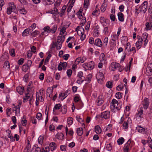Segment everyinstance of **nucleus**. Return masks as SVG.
<instances>
[{"label":"nucleus","instance_id":"obj_47","mask_svg":"<svg viewBox=\"0 0 152 152\" xmlns=\"http://www.w3.org/2000/svg\"><path fill=\"white\" fill-rule=\"evenodd\" d=\"M55 0H47L48 2L46 3V5H50L55 2Z\"/></svg>","mask_w":152,"mask_h":152},{"label":"nucleus","instance_id":"obj_5","mask_svg":"<svg viewBox=\"0 0 152 152\" xmlns=\"http://www.w3.org/2000/svg\"><path fill=\"white\" fill-rule=\"evenodd\" d=\"M96 77L99 83V81L102 80L103 79L104 77V75L102 72H99L96 74Z\"/></svg>","mask_w":152,"mask_h":152},{"label":"nucleus","instance_id":"obj_40","mask_svg":"<svg viewBox=\"0 0 152 152\" xmlns=\"http://www.w3.org/2000/svg\"><path fill=\"white\" fill-rule=\"evenodd\" d=\"M4 67H7V69H9L10 68V64L8 61H6L4 64Z\"/></svg>","mask_w":152,"mask_h":152},{"label":"nucleus","instance_id":"obj_35","mask_svg":"<svg viewBox=\"0 0 152 152\" xmlns=\"http://www.w3.org/2000/svg\"><path fill=\"white\" fill-rule=\"evenodd\" d=\"M99 26L98 25L96 26L94 30V32L96 33V36H98L99 34L98 29Z\"/></svg>","mask_w":152,"mask_h":152},{"label":"nucleus","instance_id":"obj_63","mask_svg":"<svg viewBox=\"0 0 152 152\" xmlns=\"http://www.w3.org/2000/svg\"><path fill=\"white\" fill-rule=\"evenodd\" d=\"M83 72L82 71H80L78 72L77 75V76L78 77H81L82 78L83 77L84 78H85V77H84L83 76Z\"/></svg>","mask_w":152,"mask_h":152},{"label":"nucleus","instance_id":"obj_54","mask_svg":"<svg viewBox=\"0 0 152 152\" xmlns=\"http://www.w3.org/2000/svg\"><path fill=\"white\" fill-rule=\"evenodd\" d=\"M61 1L62 0H57L54 4V6H59Z\"/></svg>","mask_w":152,"mask_h":152},{"label":"nucleus","instance_id":"obj_16","mask_svg":"<svg viewBox=\"0 0 152 152\" xmlns=\"http://www.w3.org/2000/svg\"><path fill=\"white\" fill-rule=\"evenodd\" d=\"M138 132L141 133L146 134L148 131L147 129H145L144 128H138L137 129Z\"/></svg>","mask_w":152,"mask_h":152},{"label":"nucleus","instance_id":"obj_59","mask_svg":"<svg viewBox=\"0 0 152 152\" xmlns=\"http://www.w3.org/2000/svg\"><path fill=\"white\" fill-rule=\"evenodd\" d=\"M81 57H78L76 59L75 61V63L76 64H79L80 62H81Z\"/></svg>","mask_w":152,"mask_h":152},{"label":"nucleus","instance_id":"obj_17","mask_svg":"<svg viewBox=\"0 0 152 152\" xmlns=\"http://www.w3.org/2000/svg\"><path fill=\"white\" fill-rule=\"evenodd\" d=\"M127 40L128 39L126 36H123L121 38V42L122 44L124 45Z\"/></svg>","mask_w":152,"mask_h":152},{"label":"nucleus","instance_id":"obj_34","mask_svg":"<svg viewBox=\"0 0 152 152\" xmlns=\"http://www.w3.org/2000/svg\"><path fill=\"white\" fill-rule=\"evenodd\" d=\"M19 11L20 13L21 14L23 15L26 14L27 12L26 11L24 8L20 9L19 10Z\"/></svg>","mask_w":152,"mask_h":152},{"label":"nucleus","instance_id":"obj_3","mask_svg":"<svg viewBox=\"0 0 152 152\" xmlns=\"http://www.w3.org/2000/svg\"><path fill=\"white\" fill-rule=\"evenodd\" d=\"M100 116L101 118L107 119L110 117V113L108 111L104 112L101 113Z\"/></svg>","mask_w":152,"mask_h":152},{"label":"nucleus","instance_id":"obj_29","mask_svg":"<svg viewBox=\"0 0 152 152\" xmlns=\"http://www.w3.org/2000/svg\"><path fill=\"white\" fill-rule=\"evenodd\" d=\"M11 8H12V12H15L16 11V7L13 2L11 3Z\"/></svg>","mask_w":152,"mask_h":152},{"label":"nucleus","instance_id":"obj_36","mask_svg":"<svg viewBox=\"0 0 152 152\" xmlns=\"http://www.w3.org/2000/svg\"><path fill=\"white\" fill-rule=\"evenodd\" d=\"M57 26L56 25H54L52 28L50 29L51 32L52 33H54L57 30Z\"/></svg>","mask_w":152,"mask_h":152},{"label":"nucleus","instance_id":"obj_8","mask_svg":"<svg viewBox=\"0 0 152 152\" xmlns=\"http://www.w3.org/2000/svg\"><path fill=\"white\" fill-rule=\"evenodd\" d=\"M98 105L100 106L103 103L104 100L102 99V95H100L97 99Z\"/></svg>","mask_w":152,"mask_h":152},{"label":"nucleus","instance_id":"obj_31","mask_svg":"<svg viewBox=\"0 0 152 152\" xmlns=\"http://www.w3.org/2000/svg\"><path fill=\"white\" fill-rule=\"evenodd\" d=\"M73 118L72 117H69L67 119V123L69 125H71L73 123Z\"/></svg>","mask_w":152,"mask_h":152},{"label":"nucleus","instance_id":"obj_32","mask_svg":"<svg viewBox=\"0 0 152 152\" xmlns=\"http://www.w3.org/2000/svg\"><path fill=\"white\" fill-rule=\"evenodd\" d=\"M61 107V105L60 104H56L54 106L53 108V111L54 112L55 110L59 109Z\"/></svg>","mask_w":152,"mask_h":152},{"label":"nucleus","instance_id":"obj_39","mask_svg":"<svg viewBox=\"0 0 152 152\" xmlns=\"http://www.w3.org/2000/svg\"><path fill=\"white\" fill-rule=\"evenodd\" d=\"M11 109L10 108L8 107L7 109L6 110V112L7 116H9V115L11 114Z\"/></svg>","mask_w":152,"mask_h":152},{"label":"nucleus","instance_id":"obj_50","mask_svg":"<svg viewBox=\"0 0 152 152\" xmlns=\"http://www.w3.org/2000/svg\"><path fill=\"white\" fill-rule=\"evenodd\" d=\"M128 124L127 122L126 121H124V123L123 124V127H124V129H127L128 128Z\"/></svg>","mask_w":152,"mask_h":152},{"label":"nucleus","instance_id":"obj_41","mask_svg":"<svg viewBox=\"0 0 152 152\" xmlns=\"http://www.w3.org/2000/svg\"><path fill=\"white\" fill-rule=\"evenodd\" d=\"M111 70L113 71H115L117 68L115 65V62H113L111 63Z\"/></svg>","mask_w":152,"mask_h":152},{"label":"nucleus","instance_id":"obj_64","mask_svg":"<svg viewBox=\"0 0 152 152\" xmlns=\"http://www.w3.org/2000/svg\"><path fill=\"white\" fill-rule=\"evenodd\" d=\"M32 53L31 51L29 50L27 52V55L28 58H30L32 56Z\"/></svg>","mask_w":152,"mask_h":152},{"label":"nucleus","instance_id":"obj_38","mask_svg":"<svg viewBox=\"0 0 152 152\" xmlns=\"http://www.w3.org/2000/svg\"><path fill=\"white\" fill-rule=\"evenodd\" d=\"M39 32L37 30H35L31 34V35L33 37H36L37 35L39 34Z\"/></svg>","mask_w":152,"mask_h":152},{"label":"nucleus","instance_id":"obj_2","mask_svg":"<svg viewBox=\"0 0 152 152\" xmlns=\"http://www.w3.org/2000/svg\"><path fill=\"white\" fill-rule=\"evenodd\" d=\"M148 2L146 1H144L140 6V7L142 10V12L145 13L147 10Z\"/></svg>","mask_w":152,"mask_h":152},{"label":"nucleus","instance_id":"obj_56","mask_svg":"<svg viewBox=\"0 0 152 152\" xmlns=\"http://www.w3.org/2000/svg\"><path fill=\"white\" fill-rule=\"evenodd\" d=\"M24 61V59L21 58L18 61V63L19 65H22Z\"/></svg>","mask_w":152,"mask_h":152},{"label":"nucleus","instance_id":"obj_11","mask_svg":"<svg viewBox=\"0 0 152 152\" xmlns=\"http://www.w3.org/2000/svg\"><path fill=\"white\" fill-rule=\"evenodd\" d=\"M56 137L57 139L62 140L64 138V135L62 133H57L56 135Z\"/></svg>","mask_w":152,"mask_h":152},{"label":"nucleus","instance_id":"obj_53","mask_svg":"<svg viewBox=\"0 0 152 152\" xmlns=\"http://www.w3.org/2000/svg\"><path fill=\"white\" fill-rule=\"evenodd\" d=\"M76 120H77L80 123L81 122H83V120L80 117V116L78 115H77L76 116Z\"/></svg>","mask_w":152,"mask_h":152},{"label":"nucleus","instance_id":"obj_13","mask_svg":"<svg viewBox=\"0 0 152 152\" xmlns=\"http://www.w3.org/2000/svg\"><path fill=\"white\" fill-rule=\"evenodd\" d=\"M118 19L119 21L121 22H123L124 21V15L121 12L118 13Z\"/></svg>","mask_w":152,"mask_h":152},{"label":"nucleus","instance_id":"obj_42","mask_svg":"<svg viewBox=\"0 0 152 152\" xmlns=\"http://www.w3.org/2000/svg\"><path fill=\"white\" fill-rule=\"evenodd\" d=\"M43 137L40 136L38 139V141L39 144H42L43 140Z\"/></svg>","mask_w":152,"mask_h":152},{"label":"nucleus","instance_id":"obj_14","mask_svg":"<svg viewBox=\"0 0 152 152\" xmlns=\"http://www.w3.org/2000/svg\"><path fill=\"white\" fill-rule=\"evenodd\" d=\"M49 147L50 148L51 151H52L56 148L57 146L55 143L52 142L50 144Z\"/></svg>","mask_w":152,"mask_h":152},{"label":"nucleus","instance_id":"obj_22","mask_svg":"<svg viewBox=\"0 0 152 152\" xmlns=\"http://www.w3.org/2000/svg\"><path fill=\"white\" fill-rule=\"evenodd\" d=\"M77 132L79 136H81L83 133L82 128H78L77 129Z\"/></svg>","mask_w":152,"mask_h":152},{"label":"nucleus","instance_id":"obj_23","mask_svg":"<svg viewBox=\"0 0 152 152\" xmlns=\"http://www.w3.org/2000/svg\"><path fill=\"white\" fill-rule=\"evenodd\" d=\"M109 20L108 19H106L103 20L102 24L104 26H109V23H108Z\"/></svg>","mask_w":152,"mask_h":152},{"label":"nucleus","instance_id":"obj_15","mask_svg":"<svg viewBox=\"0 0 152 152\" xmlns=\"http://www.w3.org/2000/svg\"><path fill=\"white\" fill-rule=\"evenodd\" d=\"M70 94V90H67L64 93V95L62 96V97L61 98V101L63 100L66 97Z\"/></svg>","mask_w":152,"mask_h":152},{"label":"nucleus","instance_id":"obj_45","mask_svg":"<svg viewBox=\"0 0 152 152\" xmlns=\"http://www.w3.org/2000/svg\"><path fill=\"white\" fill-rule=\"evenodd\" d=\"M89 0H84V7L85 8H87L88 5Z\"/></svg>","mask_w":152,"mask_h":152},{"label":"nucleus","instance_id":"obj_44","mask_svg":"<svg viewBox=\"0 0 152 152\" xmlns=\"http://www.w3.org/2000/svg\"><path fill=\"white\" fill-rule=\"evenodd\" d=\"M31 120L33 124H36L37 123L36 118L34 117H31Z\"/></svg>","mask_w":152,"mask_h":152},{"label":"nucleus","instance_id":"obj_28","mask_svg":"<svg viewBox=\"0 0 152 152\" xmlns=\"http://www.w3.org/2000/svg\"><path fill=\"white\" fill-rule=\"evenodd\" d=\"M107 6V5L106 4L103 3L100 9L101 11L103 12H104L106 10Z\"/></svg>","mask_w":152,"mask_h":152},{"label":"nucleus","instance_id":"obj_60","mask_svg":"<svg viewBox=\"0 0 152 152\" xmlns=\"http://www.w3.org/2000/svg\"><path fill=\"white\" fill-rule=\"evenodd\" d=\"M60 63L63 68H66L67 66V64L66 62H60Z\"/></svg>","mask_w":152,"mask_h":152},{"label":"nucleus","instance_id":"obj_37","mask_svg":"<svg viewBox=\"0 0 152 152\" xmlns=\"http://www.w3.org/2000/svg\"><path fill=\"white\" fill-rule=\"evenodd\" d=\"M15 50L14 48H12L10 50L9 52L10 55L12 57L15 56Z\"/></svg>","mask_w":152,"mask_h":152},{"label":"nucleus","instance_id":"obj_30","mask_svg":"<svg viewBox=\"0 0 152 152\" xmlns=\"http://www.w3.org/2000/svg\"><path fill=\"white\" fill-rule=\"evenodd\" d=\"M63 108H61V112L63 114H65L66 113L67 110V107L66 105H64L63 106Z\"/></svg>","mask_w":152,"mask_h":152},{"label":"nucleus","instance_id":"obj_21","mask_svg":"<svg viewBox=\"0 0 152 152\" xmlns=\"http://www.w3.org/2000/svg\"><path fill=\"white\" fill-rule=\"evenodd\" d=\"M30 68V67L26 64H24L22 66V70L25 72H26L27 70Z\"/></svg>","mask_w":152,"mask_h":152},{"label":"nucleus","instance_id":"obj_24","mask_svg":"<svg viewBox=\"0 0 152 152\" xmlns=\"http://www.w3.org/2000/svg\"><path fill=\"white\" fill-rule=\"evenodd\" d=\"M124 141V139L123 137L119 138L117 140V143L119 145H122Z\"/></svg>","mask_w":152,"mask_h":152},{"label":"nucleus","instance_id":"obj_48","mask_svg":"<svg viewBox=\"0 0 152 152\" xmlns=\"http://www.w3.org/2000/svg\"><path fill=\"white\" fill-rule=\"evenodd\" d=\"M66 28L65 27H63L61 29L60 31V35H62L63 34H64V32H66Z\"/></svg>","mask_w":152,"mask_h":152},{"label":"nucleus","instance_id":"obj_6","mask_svg":"<svg viewBox=\"0 0 152 152\" xmlns=\"http://www.w3.org/2000/svg\"><path fill=\"white\" fill-rule=\"evenodd\" d=\"M86 66L89 70L92 69L95 66V64L93 61H91L88 63H87Z\"/></svg>","mask_w":152,"mask_h":152},{"label":"nucleus","instance_id":"obj_26","mask_svg":"<svg viewBox=\"0 0 152 152\" xmlns=\"http://www.w3.org/2000/svg\"><path fill=\"white\" fill-rule=\"evenodd\" d=\"M113 82L109 81L107 82L106 84V86L109 88H112Z\"/></svg>","mask_w":152,"mask_h":152},{"label":"nucleus","instance_id":"obj_55","mask_svg":"<svg viewBox=\"0 0 152 152\" xmlns=\"http://www.w3.org/2000/svg\"><path fill=\"white\" fill-rule=\"evenodd\" d=\"M94 42L95 41H94V39L93 38L91 37L89 38V42L90 44H94Z\"/></svg>","mask_w":152,"mask_h":152},{"label":"nucleus","instance_id":"obj_61","mask_svg":"<svg viewBox=\"0 0 152 152\" xmlns=\"http://www.w3.org/2000/svg\"><path fill=\"white\" fill-rule=\"evenodd\" d=\"M53 91V89H51L50 88H48L47 90V93H50L52 94Z\"/></svg>","mask_w":152,"mask_h":152},{"label":"nucleus","instance_id":"obj_27","mask_svg":"<svg viewBox=\"0 0 152 152\" xmlns=\"http://www.w3.org/2000/svg\"><path fill=\"white\" fill-rule=\"evenodd\" d=\"M123 93L118 92L116 93L115 94V97L116 98L120 99L122 97Z\"/></svg>","mask_w":152,"mask_h":152},{"label":"nucleus","instance_id":"obj_33","mask_svg":"<svg viewBox=\"0 0 152 152\" xmlns=\"http://www.w3.org/2000/svg\"><path fill=\"white\" fill-rule=\"evenodd\" d=\"M151 24L150 23L147 22L145 24L146 29L147 30H150L151 27Z\"/></svg>","mask_w":152,"mask_h":152},{"label":"nucleus","instance_id":"obj_20","mask_svg":"<svg viewBox=\"0 0 152 152\" xmlns=\"http://www.w3.org/2000/svg\"><path fill=\"white\" fill-rule=\"evenodd\" d=\"M148 34L146 33H145L142 34V38H141V39L142 40L144 41V42H146V40H147V38L148 37Z\"/></svg>","mask_w":152,"mask_h":152},{"label":"nucleus","instance_id":"obj_49","mask_svg":"<svg viewBox=\"0 0 152 152\" xmlns=\"http://www.w3.org/2000/svg\"><path fill=\"white\" fill-rule=\"evenodd\" d=\"M52 56V55L51 54H49L48 55V56L45 59L44 64L46 63L47 62H48L49 59H50L51 57Z\"/></svg>","mask_w":152,"mask_h":152},{"label":"nucleus","instance_id":"obj_12","mask_svg":"<svg viewBox=\"0 0 152 152\" xmlns=\"http://www.w3.org/2000/svg\"><path fill=\"white\" fill-rule=\"evenodd\" d=\"M31 30V29L30 28H28L26 29L22 33V36L23 37H25L27 36L29 33V31Z\"/></svg>","mask_w":152,"mask_h":152},{"label":"nucleus","instance_id":"obj_19","mask_svg":"<svg viewBox=\"0 0 152 152\" xmlns=\"http://www.w3.org/2000/svg\"><path fill=\"white\" fill-rule=\"evenodd\" d=\"M129 145L128 143H126L124 145V152H129Z\"/></svg>","mask_w":152,"mask_h":152},{"label":"nucleus","instance_id":"obj_4","mask_svg":"<svg viewBox=\"0 0 152 152\" xmlns=\"http://www.w3.org/2000/svg\"><path fill=\"white\" fill-rule=\"evenodd\" d=\"M149 99L145 98L143 101V105L144 109H147L149 105Z\"/></svg>","mask_w":152,"mask_h":152},{"label":"nucleus","instance_id":"obj_58","mask_svg":"<svg viewBox=\"0 0 152 152\" xmlns=\"http://www.w3.org/2000/svg\"><path fill=\"white\" fill-rule=\"evenodd\" d=\"M91 24V22L90 21H88L87 22V25L85 27V29L86 30H88Z\"/></svg>","mask_w":152,"mask_h":152},{"label":"nucleus","instance_id":"obj_10","mask_svg":"<svg viewBox=\"0 0 152 152\" xmlns=\"http://www.w3.org/2000/svg\"><path fill=\"white\" fill-rule=\"evenodd\" d=\"M65 38V37L64 35L63 36H58L57 37V40L58 42L62 43L64 41Z\"/></svg>","mask_w":152,"mask_h":152},{"label":"nucleus","instance_id":"obj_1","mask_svg":"<svg viewBox=\"0 0 152 152\" xmlns=\"http://www.w3.org/2000/svg\"><path fill=\"white\" fill-rule=\"evenodd\" d=\"M110 107L111 109H114L115 108L118 110H120L121 108V104L118 103V101L115 99H113L112 100Z\"/></svg>","mask_w":152,"mask_h":152},{"label":"nucleus","instance_id":"obj_51","mask_svg":"<svg viewBox=\"0 0 152 152\" xmlns=\"http://www.w3.org/2000/svg\"><path fill=\"white\" fill-rule=\"evenodd\" d=\"M72 71L71 69H68L66 73L67 76L69 77H70L72 75Z\"/></svg>","mask_w":152,"mask_h":152},{"label":"nucleus","instance_id":"obj_52","mask_svg":"<svg viewBox=\"0 0 152 152\" xmlns=\"http://www.w3.org/2000/svg\"><path fill=\"white\" fill-rule=\"evenodd\" d=\"M106 148L107 149L108 151H110L112 150V146L110 143L107 144Z\"/></svg>","mask_w":152,"mask_h":152},{"label":"nucleus","instance_id":"obj_62","mask_svg":"<svg viewBox=\"0 0 152 152\" xmlns=\"http://www.w3.org/2000/svg\"><path fill=\"white\" fill-rule=\"evenodd\" d=\"M86 22V18L85 17H84L81 21V24H82L81 27L83 26L84 25L83 23H85Z\"/></svg>","mask_w":152,"mask_h":152},{"label":"nucleus","instance_id":"obj_25","mask_svg":"<svg viewBox=\"0 0 152 152\" xmlns=\"http://www.w3.org/2000/svg\"><path fill=\"white\" fill-rule=\"evenodd\" d=\"M45 32H47V33H49L51 32L50 27L49 26H46L43 28Z\"/></svg>","mask_w":152,"mask_h":152},{"label":"nucleus","instance_id":"obj_9","mask_svg":"<svg viewBox=\"0 0 152 152\" xmlns=\"http://www.w3.org/2000/svg\"><path fill=\"white\" fill-rule=\"evenodd\" d=\"M17 91L20 94L22 95L23 94V91L24 90V87L22 86H18L16 87Z\"/></svg>","mask_w":152,"mask_h":152},{"label":"nucleus","instance_id":"obj_57","mask_svg":"<svg viewBox=\"0 0 152 152\" xmlns=\"http://www.w3.org/2000/svg\"><path fill=\"white\" fill-rule=\"evenodd\" d=\"M12 12V8H11L10 7H9L7 9V13L8 15L11 14Z\"/></svg>","mask_w":152,"mask_h":152},{"label":"nucleus","instance_id":"obj_18","mask_svg":"<svg viewBox=\"0 0 152 152\" xmlns=\"http://www.w3.org/2000/svg\"><path fill=\"white\" fill-rule=\"evenodd\" d=\"M95 129L96 134H99L101 133V129L99 126L97 125L95 126Z\"/></svg>","mask_w":152,"mask_h":152},{"label":"nucleus","instance_id":"obj_43","mask_svg":"<svg viewBox=\"0 0 152 152\" xmlns=\"http://www.w3.org/2000/svg\"><path fill=\"white\" fill-rule=\"evenodd\" d=\"M42 116V114L40 113H37L36 117V118H37L38 119V121H39L41 118V117Z\"/></svg>","mask_w":152,"mask_h":152},{"label":"nucleus","instance_id":"obj_46","mask_svg":"<svg viewBox=\"0 0 152 152\" xmlns=\"http://www.w3.org/2000/svg\"><path fill=\"white\" fill-rule=\"evenodd\" d=\"M28 77V74H25V75L24 76L23 78V79L24 81L26 82H27Z\"/></svg>","mask_w":152,"mask_h":152},{"label":"nucleus","instance_id":"obj_7","mask_svg":"<svg viewBox=\"0 0 152 152\" xmlns=\"http://www.w3.org/2000/svg\"><path fill=\"white\" fill-rule=\"evenodd\" d=\"M94 45L100 47H102V42L101 40L99 38H97L95 40Z\"/></svg>","mask_w":152,"mask_h":152}]
</instances>
